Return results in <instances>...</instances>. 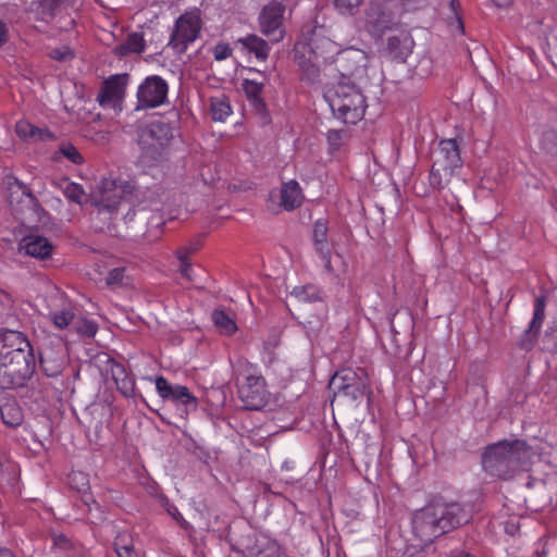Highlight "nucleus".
Segmentation results:
<instances>
[{
	"mask_svg": "<svg viewBox=\"0 0 557 557\" xmlns=\"http://www.w3.org/2000/svg\"><path fill=\"white\" fill-rule=\"evenodd\" d=\"M360 375L357 374L356 371H354L350 368H345L339 371H337L330 381V389L333 392H336L338 389H343L345 385H351L360 380H362Z\"/></svg>",
	"mask_w": 557,
	"mask_h": 557,
	"instance_id": "b1692460",
	"label": "nucleus"
},
{
	"mask_svg": "<svg viewBox=\"0 0 557 557\" xmlns=\"http://www.w3.org/2000/svg\"><path fill=\"white\" fill-rule=\"evenodd\" d=\"M363 0H332L335 10L341 15L352 16L355 15Z\"/></svg>",
	"mask_w": 557,
	"mask_h": 557,
	"instance_id": "473e14b6",
	"label": "nucleus"
},
{
	"mask_svg": "<svg viewBox=\"0 0 557 557\" xmlns=\"http://www.w3.org/2000/svg\"><path fill=\"white\" fill-rule=\"evenodd\" d=\"M327 222L323 219L317 220L313 224L312 240L314 243L329 242L327 239Z\"/></svg>",
	"mask_w": 557,
	"mask_h": 557,
	"instance_id": "4c0bfd02",
	"label": "nucleus"
},
{
	"mask_svg": "<svg viewBox=\"0 0 557 557\" xmlns=\"http://www.w3.org/2000/svg\"><path fill=\"white\" fill-rule=\"evenodd\" d=\"M36 369L33 347L20 331L0 330V388L25 386Z\"/></svg>",
	"mask_w": 557,
	"mask_h": 557,
	"instance_id": "f03ea898",
	"label": "nucleus"
},
{
	"mask_svg": "<svg viewBox=\"0 0 557 557\" xmlns=\"http://www.w3.org/2000/svg\"><path fill=\"white\" fill-rule=\"evenodd\" d=\"M337 61L346 73L341 81L326 86L323 97L335 117L344 123L356 124L364 115L367 100L361 89L350 83L346 75H356L364 57L360 50L348 49L339 54Z\"/></svg>",
	"mask_w": 557,
	"mask_h": 557,
	"instance_id": "f257e3e1",
	"label": "nucleus"
},
{
	"mask_svg": "<svg viewBox=\"0 0 557 557\" xmlns=\"http://www.w3.org/2000/svg\"><path fill=\"white\" fill-rule=\"evenodd\" d=\"M14 188H16V191H20L22 196L26 197L30 205H36V202H37L36 196L30 191V189L23 182L18 181L17 178H15L14 182L10 186V189H11L10 202L11 203L13 202Z\"/></svg>",
	"mask_w": 557,
	"mask_h": 557,
	"instance_id": "e433bc0d",
	"label": "nucleus"
},
{
	"mask_svg": "<svg viewBox=\"0 0 557 557\" xmlns=\"http://www.w3.org/2000/svg\"><path fill=\"white\" fill-rule=\"evenodd\" d=\"M180 271H181L182 276H184L188 281H194V277L191 275L193 268L189 262L181 263Z\"/></svg>",
	"mask_w": 557,
	"mask_h": 557,
	"instance_id": "8fccbe9b",
	"label": "nucleus"
},
{
	"mask_svg": "<svg viewBox=\"0 0 557 557\" xmlns=\"http://www.w3.org/2000/svg\"><path fill=\"white\" fill-rule=\"evenodd\" d=\"M145 48L146 41L143 34L134 32L128 34L123 42L115 46L113 52L119 58H123L131 53H141Z\"/></svg>",
	"mask_w": 557,
	"mask_h": 557,
	"instance_id": "f3484780",
	"label": "nucleus"
},
{
	"mask_svg": "<svg viewBox=\"0 0 557 557\" xmlns=\"http://www.w3.org/2000/svg\"><path fill=\"white\" fill-rule=\"evenodd\" d=\"M253 557H287L283 547L272 540H267L257 545V552Z\"/></svg>",
	"mask_w": 557,
	"mask_h": 557,
	"instance_id": "c85d7f7f",
	"label": "nucleus"
},
{
	"mask_svg": "<svg viewBox=\"0 0 557 557\" xmlns=\"http://www.w3.org/2000/svg\"><path fill=\"white\" fill-rule=\"evenodd\" d=\"M290 295L298 301L302 302H317L323 300L321 288L314 284L295 286Z\"/></svg>",
	"mask_w": 557,
	"mask_h": 557,
	"instance_id": "393cba45",
	"label": "nucleus"
},
{
	"mask_svg": "<svg viewBox=\"0 0 557 557\" xmlns=\"http://www.w3.org/2000/svg\"><path fill=\"white\" fill-rule=\"evenodd\" d=\"M530 458L531 448L524 441H500L487 446L482 466L493 476L509 479L517 471L528 470Z\"/></svg>",
	"mask_w": 557,
	"mask_h": 557,
	"instance_id": "39448f33",
	"label": "nucleus"
},
{
	"mask_svg": "<svg viewBox=\"0 0 557 557\" xmlns=\"http://www.w3.org/2000/svg\"><path fill=\"white\" fill-rule=\"evenodd\" d=\"M0 557H15V555L8 548H0Z\"/></svg>",
	"mask_w": 557,
	"mask_h": 557,
	"instance_id": "5fc2aeb1",
	"label": "nucleus"
},
{
	"mask_svg": "<svg viewBox=\"0 0 557 557\" xmlns=\"http://www.w3.org/2000/svg\"><path fill=\"white\" fill-rule=\"evenodd\" d=\"M201 27L199 10L185 12L175 21L169 46L180 54L186 52L188 46L198 38Z\"/></svg>",
	"mask_w": 557,
	"mask_h": 557,
	"instance_id": "0eeeda50",
	"label": "nucleus"
},
{
	"mask_svg": "<svg viewBox=\"0 0 557 557\" xmlns=\"http://www.w3.org/2000/svg\"><path fill=\"white\" fill-rule=\"evenodd\" d=\"M469 518L461 504L434 499L412 513V535L419 545L428 546L436 539L467 523Z\"/></svg>",
	"mask_w": 557,
	"mask_h": 557,
	"instance_id": "7ed1b4c3",
	"label": "nucleus"
},
{
	"mask_svg": "<svg viewBox=\"0 0 557 557\" xmlns=\"http://www.w3.org/2000/svg\"><path fill=\"white\" fill-rule=\"evenodd\" d=\"M455 172H451L447 169H442L435 164H432L430 174H429V183L430 186L434 189H443L445 188L451 181Z\"/></svg>",
	"mask_w": 557,
	"mask_h": 557,
	"instance_id": "bb28decb",
	"label": "nucleus"
},
{
	"mask_svg": "<svg viewBox=\"0 0 557 557\" xmlns=\"http://www.w3.org/2000/svg\"><path fill=\"white\" fill-rule=\"evenodd\" d=\"M59 152L74 164L84 163V157L82 156V153L74 145L70 143L62 144L59 148Z\"/></svg>",
	"mask_w": 557,
	"mask_h": 557,
	"instance_id": "c9c22d12",
	"label": "nucleus"
},
{
	"mask_svg": "<svg viewBox=\"0 0 557 557\" xmlns=\"http://www.w3.org/2000/svg\"><path fill=\"white\" fill-rule=\"evenodd\" d=\"M40 129L35 127L28 121L21 120L15 124V133L21 139L34 138L39 134Z\"/></svg>",
	"mask_w": 557,
	"mask_h": 557,
	"instance_id": "f704fd0d",
	"label": "nucleus"
},
{
	"mask_svg": "<svg viewBox=\"0 0 557 557\" xmlns=\"http://www.w3.org/2000/svg\"><path fill=\"white\" fill-rule=\"evenodd\" d=\"M70 481H71V484L77 483V485L75 487L78 491H84V490H87L89 487L88 478L83 472H79V471L78 472H72L70 474Z\"/></svg>",
	"mask_w": 557,
	"mask_h": 557,
	"instance_id": "a18cd8bd",
	"label": "nucleus"
},
{
	"mask_svg": "<svg viewBox=\"0 0 557 557\" xmlns=\"http://www.w3.org/2000/svg\"><path fill=\"white\" fill-rule=\"evenodd\" d=\"M545 297L540 296L535 298L533 318L529 324V327L534 329L535 332H540L542 324L545 319Z\"/></svg>",
	"mask_w": 557,
	"mask_h": 557,
	"instance_id": "2f4dec72",
	"label": "nucleus"
},
{
	"mask_svg": "<svg viewBox=\"0 0 557 557\" xmlns=\"http://www.w3.org/2000/svg\"><path fill=\"white\" fill-rule=\"evenodd\" d=\"M169 94L168 82L159 75L147 76L136 92V109L148 110L165 104Z\"/></svg>",
	"mask_w": 557,
	"mask_h": 557,
	"instance_id": "6e6552de",
	"label": "nucleus"
},
{
	"mask_svg": "<svg viewBox=\"0 0 557 557\" xmlns=\"http://www.w3.org/2000/svg\"><path fill=\"white\" fill-rule=\"evenodd\" d=\"M314 251L319 256L322 265L326 273H333L334 268L332 265V245L329 242H321L313 244Z\"/></svg>",
	"mask_w": 557,
	"mask_h": 557,
	"instance_id": "7c9ffc66",
	"label": "nucleus"
},
{
	"mask_svg": "<svg viewBox=\"0 0 557 557\" xmlns=\"http://www.w3.org/2000/svg\"><path fill=\"white\" fill-rule=\"evenodd\" d=\"M269 396L264 377L256 367L248 364L247 374L238 385V397L244 407L249 410H260L268 404Z\"/></svg>",
	"mask_w": 557,
	"mask_h": 557,
	"instance_id": "423d86ee",
	"label": "nucleus"
},
{
	"mask_svg": "<svg viewBox=\"0 0 557 557\" xmlns=\"http://www.w3.org/2000/svg\"><path fill=\"white\" fill-rule=\"evenodd\" d=\"M51 57L55 60H65L69 57H72V53L70 50H66L64 52H61L60 50H52Z\"/></svg>",
	"mask_w": 557,
	"mask_h": 557,
	"instance_id": "3c124183",
	"label": "nucleus"
},
{
	"mask_svg": "<svg viewBox=\"0 0 557 557\" xmlns=\"http://www.w3.org/2000/svg\"><path fill=\"white\" fill-rule=\"evenodd\" d=\"M129 74H113L107 77L101 85L97 101L102 108L117 109L126 95Z\"/></svg>",
	"mask_w": 557,
	"mask_h": 557,
	"instance_id": "9d476101",
	"label": "nucleus"
},
{
	"mask_svg": "<svg viewBox=\"0 0 557 557\" xmlns=\"http://www.w3.org/2000/svg\"><path fill=\"white\" fill-rule=\"evenodd\" d=\"M433 164L451 172L461 168L462 161L456 139H442L440 141Z\"/></svg>",
	"mask_w": 557,
	"mask_h": 557,
	"instance_id": "f8f14e48",
	"label": "nucleus"
},
{
	"mask_svg": "<svg viewBox=\"0 0 557 557\" xmlns=\"http://www.w3.org/2000/svg\"><path fill=\"white\" fill-rule=\"evenodd\" d=\"M212 321L220 334L233 335L237 331L235 318L224 309H214Z\"/></svg>",
	"mask_w": 557,
	"mask_h": 557,
	"instance_id": "4be33fe9",
	"label": "nucleus"
},
{
	"mask_svg": "<svg viewBox=\"0 0 557 557\" xmlns=\"http://www.w3.org/2000/svg\"><path fill=\"white\" fill-rule=\"evenodd\" d=\"M304 200L302 189L299 183L295 180L283 183L281 187V206L292 211L301 206Z\"/></svg>",
	"mask_w": 557,
	"mask_h": 557,
	"instance_id": "dca6fc26",
	"label": "nucleus"
},
{
	"mask_svg": "<svg viewBox=\"0 0 557 557\" xmlns=\"http://www.w3.org/2000/svg\"><path fill=\"white\" fill-rule=\"evenodd\" d=\"M49 319L59 330L69 326L75 319V307L70 301H64L60 309L50 311Z\"/></svg>",
	"mask_w": 557,
	"mask_h": 557,
	"instance_id": "412c9836",
	"label": "nucleus"
},
{
	"mask_svg": "<svg viewBox=\"0 0 557 557\" xmlns=\"http://www.w3.org/2000/svg\"><path fill=\"white\" fill-rule=\"evenodd\" d=\"M20 250L36 259H47L51 256L53 247L44 236L27 235L21 240Z\"/></svg>",
	"mask_w": 557,
	"mask_h": 557,
	"instance_id": "ddd939ff",
	"label": "nucleus"
},
{
	"mask_svg": "<svg viewBox=\"0 0 557 557\" xmlns=\"http://www.w3.org/2000/svg\"><path fill=\"white\" fill-rule=\"evenodd\" d=\"M308 77H317L319 74V69L313 64H308L306 69H304Z\"/></svg>",
	"mask_w": 557,
	"mask_h": 557,
	"instance_id": "603ef678",
	"label": "nucleus"
},
{
	"mask_svg": "<svg viewBox=\"0 0 557 557\" xmlns=\"http://www.w3.org/2000/svg\"><path fill=\"white\" fill-rule=\"evenodd\" d=\"M238 42L260 61H265L269 57L270 46L269 42L257 35H248L245 38L238 39Z\"/></svg>",
	"mask_w": 557,
	"mask_h": 557,
	"instance_id": "aec40b11",
	"label": "nucleus"
},
{
	"mask_svg": "<svg viewBox=\"0 0 557 557\" xmlns=\"http://www.w3.org/2000/svg\"><path fill=\"white\" fill-rule=\"evenodd\" d=\"M64 195L73 202L82 205L87 200V195L84 188L76 183L67 182L64 187Z\"/></svg>",
	"mask_w": 557,
	"mask_h": 557,
	"instance_id": "72a5a7b5",
	"label": "nucleus"
},
{
	"mask_svg": "<svg viewBox=\"0 0 557 557\" xmlns=\"http://www.w3.org/2000/svg\"><path fill=\"white\" fill-rule=\"evenodd\" d=\"M366 16L367 22L377 30L387 28L392 21L388 2L386 0H372L369 3Z\"/></svg>",
	"mask_w": 557,
	"mask_h": 557,
	"instance_id": "4468645a",
	"label": "nucleus"
},
{
	"mask_svg": "<svg viewBox=\"0 0 557 557\" xmlns=\"http://www.w3.org/2000/svg\"><path fill=\"white\" fill-rule=\"evenodd\" d=\"M448 205H449L451 211H459L462 209V207L458 203L457 200H454Z\"/></svg>",
	"mask_w": 557,
	"mask_h": 557,
	"instance_id": "6e6d98bb",
	"label": "nucleus"
},
{
	"mask_svg": "<svg viewBox=\"0 0 557 557\" xmlns=\"http://www.w3.org/2000/svg\"><path fill=\"white\" fill-rule=\"evenodd\" d=\"M156 389L164 400H171L176 405L191 407L193 409L198 406L197 397L190 393L188 387L178 384L172 385L164 376L156 379Z\"/></svg>",
	"mask_w": 557,
	"mask_h": 557,
	"instance_id": "9b49d317",
	"label": "nucleus"
},
{
	"mask_svg": "<svg viewBox=\"0 0 557 557\" xmlns=\"http://www.w3.org/2000/svg\"><path fill=\"white\" fill-rule=\"evenodd\" d=\"M195 250V248L182 247L176 251V257L181 261V263L188 262V258Z\"/></svg>",
	"mask_w": 557,
	"mask_h": 557,
	"instance_id": "49530a36",
	"label": "nucleus"
},
{
	"mask_svg": "<svg viewBox=\"0 0 557 557\" xmlns=\"http://www.w3.org/2000/svg\"><path fill=\"white\" fill-rule=\"evenodd\" d=\"M369 389L368 383L366 379H362L351 385H345L343 389H338L334 392L335 395H342L345 397H349L352 400H358L362 398Z\"/></svg>",
	"mask_w": 557,
	"mask_h": 557,
	"instance_id": "c756f323",
	"label": "nucleus"
},
{
	"mask_svg": "<svg viewBox=\"0 0 557 557\" xmlns=\"http://www.w3.org/2000/svg\"><path fill=\"white\" fill-rule=\"evenodd\" d=\"M61 0H38L32 4V12L38 21L48 22L53 18L54 11L59 7Z\"/></svg>",
	"mask_w": 557,
	"mask_h": 557,
	"instance_id": "a878e982",
	"label": "nucleus"
},
{
	"mask_svg": "<svg viewBox=\"0 0 557 557\" xmlns=\"http://www.w3.org/2000/svg\"><path fill=\"white\" fill-rule=\"evenodd\" d=\"M540 332H535L534 329L528 327L521 335L519 339V347L524 350H531L534 347V344L537 339V335Z\"/></svg>",
	"mask_w": 557,
	"mask_h": 557,
	"instance_id": "ea45409f",
	"label": "nucleus"
},
{
	"mask_svg": "<svg viewBox=\"0 0 557 557\" xmlns=\"http://www.w3.org/2000/svg\"><path fill=\"white\" fill-rule=\"evenodd\" d=\"M169 513L177 521L182 527H187V521L184 519L183 515L180 512L177 507L172 506L168 509Z\"/></svg>",
	"mask_w": 557,
	"mask_h": 557,
	"instance_id": "de8ad7c7",
	"label": "nucleus"
},
{
	"mask_svg": "<svg viewBox=\"0 0 557 557\" xmlns=\"http://www.w3.org/2000/svg\"><path fill=\"white\" fill-rule=\"evenodd\" d=\"M345 135L344 131L338 129H330L326 134V139L330 145V148L335 151L338 150L343 145V137Z\"/></svg>",
	"mask_w": 557,
	"mask_h": 557,
	"instance_id": "79ce46f5",
	"label": "nucleus"
},
{
	"mask_svg": "<svg viewBox=\"0 0 557 557\" xmlns=\"http://www.w3.org/2000/svg\"><path fill=\"white\" fill-rule=\"evenodd\" d=\"M51 540L52 547L64 553L65 557H83V545L64 533H53Z\"/></svg>",
	"mask_w": 557,
	"mask_h": 557,
	"instance_id": "a211bd4d",
	"label": "nucleus"
},
{
	"mask_svg": "<svg viewBox=\"0 0 557 557\" xmlns=\"http://www.w3.org/2000/svg\"><path fill=\"white\" fill-rule=\"evenodd\" d=\"M9 40V27L7 23L0 21V47H2Z\"/></svg>",
	"mask_w": 557,
	"mask_h": 557,
	"instance_id": "09e8293b",
	"label": "nucleus"
},
{
	"mask_svg": "<svg viewBox=\"0 0 557 557\" xmlns=\"http://www.w3.org/2000/svg\"><path fill=\"white\" fill-rule=\"evenodd\" d=\"M212 52L216 61H223L232 55L233 49L228 44L221 41L213 47Z\"/></svg>",
	"mask_w": 557,
	"mask_h": 557,
	"instance_id": "37998d69",
	"label": "nucleus"
},
{
	"mask_svg": "<svg viewBox=\"0 0 557 557\" xmlns=\"http://www.w3.org/2000/svg\"><path fill=\"white\" fill-rule=\"evenodd\" d=\"M449 9L451 11V13L454 14V17L453 20L450 21L449 25L451 27H456V29L460 33V34H463L465 32V26H463V22H462V18H461V15H460V3L458 0H450L449 1Z\"/></svg>",
	"mask_w": 557,
	"mask_h": 557,
	"instance_id": "58836bf2",
	"label": "nucleus"
},
{
	"mask_svg": "<svg viewBox=\"0 0 557 557\" xmlns=\"http://www.w3.org/2000/svg\"><path fill=\"white\" fill-rule=\"evenodd\" d=\"M285 5L278 1H271L265 4L258 16L260 32L268 37L272 44H277L285 36L284 28Z\"/></svg>",
	"mask_w": 557,
	"mask_h": 557,
	"instance_id": "1a4fd4ad",
	"label": "nucleus"
},
{
	"mask_svg": "<svg viewBox=\"0 0 557 557\" xmlns=\"http://www.w3.org/2000/svg\"><path fill=\"white\" fill-rule=\"evenodd\" d=\"M211 117L215 122H224L232 113L228 98L224 95L210 99Z\"/></svg>",
	"mask_w": 557,
	"mask_h": 557,
	"instance_id": "5701e85b",
	"label": "nucleus"
},
{
	"mask_svg": "<svg viewBox=\"0 0 557 557\" xmlns=\"http://www.w3.org/2000/svg\"><path fill=\"white\" fill-rule=\"evenodd\" d=\"M111 375L116 385L117 391L126 398L135 396L136 382L126 368L121 363H114L111 367Z\"/></svg>",
	"mask_w": 557,
	"mask_h": 557,
	"instance_id": "2eb2a0df",
	"label": "nucleus"
},
{
	"mask_svg": "<svg viewBox=\"0 0 557 557\" xmlns=\"http://www.w3.org/2000/svg\"><path fill=\"white\" fill-rule=\"evenodd\" d=\"M117 557H137L133 539L128 533H119L113 543Z\"/></svg>",
	"mask_w": 557,
	"mask_h": 557,
	"instance_id": "cd10ccee",
	"label": "nucleus"
},
{
	"mask_svg": "<svg viewBox=\"0 0 557 557\" xmlns=\"http://www.w3.org/2000/svg\"><path fill=\"white\" fill-rule=\"evenodd\" d=\"M0 414L2 422L10 428H17L24 421L23 409L15 399H11L1 405Z\"/></svg>",
	"mask_w": 557,
	"mask_h": 557,
	"instance_id": "6ab92c4d",
	"label": "nucleus"
},
{
	"mask_svg": "<svg viewBox=\"0 0 557 557\" xmlns=\"http://www.w3.org/2000/svg\"><path fill=\"white\" fill-rule=\"evenodd\" d=\"M124 272H125L124 268H114V269L110 270L106 277L107 285H109V286L120 285L124 278Z\"/></svg>",
	"mask_w": 557,
	"mask_h": 557,
	"instance_id": "c03bdc74",
	"label": "nucleus"
},
{
	"mask_svg": "<svg viewBox=\"0 0 557 557\" xmlns=\"http://www.w3.org/2000/svg\"><path fill=\"white\" fill-rule=\"evenodd\" d=\"M75 327L81 334L87 337H94L98 331V325L88 319L79 320Z\"/></svg>",
	"mask_w": 557,
	"mask_h": 557,
	"instance_id": "a19ab883",
	"label": "nucleus"
},
{
	"mask_svg": "<svg viewBox=\"0 0 557 557\" xmlns=\"http://www.w3.org/2000/svg\"><path fill=\"white\" fill-rule=\"evenodd\" d=\"M92 203L99 215H108L109 220H114L121 213L125 222L134 219L136 208L146 209L145 206L141 207L139 190L133 184L113 178L101 180L92 195Z\"/></svg>",
	"mask_w": 557,
	"mask_h": 557,
	"instance_id": "20e7f679",
	"label": "nucleus"
},
{
	"mask_svg": "<svg viewBox=\"0 0 557 557\" xmlns=\"http://www.w3.org/2000/svg\"><path fill=\"white\" fill-rule=\"evenodd\" d=\"M497 8H507L511 4L512 0H492Z\"/></svg>",
	"mask_w": 557,
	"mask_h": 557,
	"instance_id": "864d4df0",
	"label": "nucleus"
}]
</instances>
